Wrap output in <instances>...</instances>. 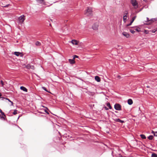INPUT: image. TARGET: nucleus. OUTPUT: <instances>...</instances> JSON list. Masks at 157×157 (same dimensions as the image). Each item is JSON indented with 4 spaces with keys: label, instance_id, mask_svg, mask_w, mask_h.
<instances>
[{
    "label": "nucleus",
    "instance_id": "obj_22",
    "mask_svg": "<svg viewBox=\"0 0 157 157\" xmlns=\"http://www.w3.org/2000/svg\"><path fill=\"white\" fill-rule=\"evenodd\" d=\"M135 30L138 32H140V29L139 27H137Z\"/></svg>",
    "mask_w": 157,
    "mask_h": 157
},
{
    "label": "nucleus",
    "instance_id": "obj_35",
    "mask_svg": "<svg viewBox=\"0 0 157 157\" xmlns=\"http://www.w3.org/2000/svg\"><path fill=\"white\" fill-rule=\"evenodd\" d=\"M44 112H45L46 113L48 114V112L47 111L46 109L44 110Z\"/></svg>",
    "mask_w": 157,
    "mask_h": 157
},
{
    "label": "nucleus",
    "instance_id": "obj_36",
    "mask_svg": "<svg viewBox=\"0 0 157 157\" xmlns=\"http://www.w3.org/2000/svg\"><path fill=\"white\" fill-rule=\"evenodd\" d=\"M131 25V24H130V23L129 24L127 25L126 26H130V25Z\"/></svg>",
    "mask_w": 157,
    "mask_h": 157
},
{
    "label": "nucleus",
    "instance_id": "obj_8",
    "mask_svg": "<svg viewBox=\"0 0 157 157\" xmlns=\"http://www.w3.org/2000/svg\"><path fill=\"white\" fill-rule=\"evenodd\" d=\"M73 44L78 45V42L75 40H73L71 42Z\"/></svg>",
    "mask_w": 157,
    "mask_h": 157
},
{
    "label": "nucleus",
    "instance_id": "obj_39",
    "mask_svg": "<svg viewBox=\"0 0 157 157\" xmlns=\"http://www.w3.org/2000/svg\"><path fill=\"white\" fill-rule=\"evenodd\" d=\"M42 107H44V108H45L46 109H48L46 107H45V106H44L43 105H42Z\"/></svg>",
    "mask_w": 157,
    "mask_h": 157
},
{
    "label": "nucleus",
    "instance_id": "obj_25",
    "mask_svg": "<svg viewBox=\"0 0 157 157\" xmlns=\"http://www.w3.org/2000/svg\"><path fill=\"white\" fill-rule=\"evenodd\" d=\"M42 89H43L44 90H45L47 92H48L49 93V92L47 90V89H46V88L45 87H44V86H42Z\"/></svg>",
    "mask_w": 157,
    "mask_h": 157
},
{
    "label": "nucleus",
    "instance_id": "obj_42",
    "mask_svg": "<svg viewBox=\"0 0 157 157\" xmlns=\"http://www.w3.org/2000/svg\"><path fill=\"white\" fill-rule=\"evenodd\" d=\"M133 21L132 20L131 21V22L132 23H133Z\"/></svg>",
    "mask_w": 157,
    "mask_h": 157
},
{
    "label": "nucleus",
    "instance_id": "obj_4",
    "mask_svg": "<svg viewBox=\"0 0 157 157\" xmlns=\"http://www.w3.org/2000/svg\"><path fill=\"white\" fill-rule=\"evenodd\" d=\"M114 108L117 110H121V106L119 104H116L114 105Z\"/></svg>",
    "mask_w": 157,
    "mask_h": 157
},
{
    "label": "nucleus",
    "instance_id": "obj_26",
    "mask_svg": "<svg viewBox=\"0 0 157 157\" xmlns=\"http://www.w3.org/2000/svg\"><path fill=\"white\" fill-rule=\"evenodd\" d=\"M0 112H1V113L2 115L4 116V117L6 116L4 114V113L0 109Z\"/></svg>",
    "mask_w": 157,
    "mask_h": 157
},
{
    "label": "nucleus",
    "instance_id": "obj_28",
    "mask_svg": "<svg viewBox=\"0 0 157 157\" xmlns=\"http://www.w3.org/2000/svg\"><path fill=\"white\" fill-rule=\"evenodd\" d=\"M130 31L133 34L134 33H135V31L132 29H130Z\"/></svg>",
    "mask_w": 157,
    "mask_h": 157
},
{
    "label": "nucleus",
    "instance_id": "obj_13",
    "mask_svg": "<svg viewBox=\"0 0 157 157\" xmlns=\"http://www.w3.org/2000/svg\"><path fill=\"white\" fill-rule=\"evenodd\" d=\"M115 120L116 121L119 122H121V123H123L124 122V121L121 120L119 119H116Z\"/></svg>",
    "mask_w": 157,
    "mask_h": 157
},
{
    "label": "nucleus",
    "instance_id": "obj_11",
    "mask_svg": "<svg viewBox=\"0 0 157 157\" xmlns=\"http://www.w3.org/2000/svg\"><path fill=\"white\" fill-rule=\"evenodd\" d=\"M128 104L129 105H131L133 103V101L132 99H129L128 100Z\"/></svg>",
    "mask_w": 157,
    "mask_h": 157
},
{
    "label": "nucleus",
    "instance_id": "obj_29",
    "mask_svg": "<svg viewBox=\"0 0 157 157\" xmlns=\"http://www.w3.org/2000/svg\"><path fill=\"white\" fill-rule=\"evenodd\" d=\"M78 57V56H76V55H74V56H73V59H75V58H77Z\"/></svg>",
    "mask_w": 157,
    "mask_h": 157
},
{
    "label": "nucleus",
    "instance_id": "obj_38",
    "mask_svg": "<svg viewBox=\"0 0 157 157\" xmlns=\"http://www.w3.org/2000/svg\"><path fill=\"white\" fill-rule=\"evenodd\" d=\"M10 102H11V105H13V102L12 101H11Z\"/></svg>",
    "mask_w": 157,
    "mask_h": 157
},
{
    "label": "nucleus",
    "instance_id": "obj_34",
    "mask_svg": "<svg viewBox=\"0 0 157 157\" xmlns=\"http://www.w3.org/2000/svg\"><path fill=\"white\" fill-rule=\"evenodd\" d=\"M4 117V116H3L1 117V118L3 119L4 120H5V117Z\"/></svg>",
    "mask_w": 157,
    "mask_h": 157
},
{
    "label": "nucleus",
    "instance_id": "obj_31",
    "mask_svg": "<svg viewBox=\"0 0 157 157\" xmlns=\"http://www.w3.org/2000/svg\"><path fill=\"white\" fill-rule=\"evenodd\" d=\"M136 18V16H135L132 18V20L134 21Z\"/></svg>",
    "mask_w": 157,
    "mask_h": 157
},
{
    "label": "nucleus",
    "instance_id": "obj_3",
    "mask_svg": "<svg viewBox=\"0 0 157 157\" xmlns=\"http://www.w3.org/2000/svg\"><path fill=\"white\" fill-rule=\"evenodd\" d=\"M19 22L21 23H23L25 19V18L24 15H22L21 16L18 18Z\"/></svg>",
    "mask_w": 157,
    "mask_h": 157
},
{
    "label": "nucleus",
    "instance_id": "obj_23",
    "mask_svg": "<svg viewBox=\"0 0 157 157\" xmlns=\"http://www.w3.org/2000/svg\"><path fill=\"white\" fill-rule=\"evenodd\" d=\"M153 136L151 135L148 137V138L150 140H151L153 139Z\"/></svg>",
    "mask_w": 157,
    "mask_h": 157
},
{
    "label": "nucleus",
    "instance_id": "obj_21",
    "mask_svg": "<svg viewBox=\"0 0 157 157\" xmlns=\"http://www.w3.org/2000/svg\"><path fill=\"white\" fill-rule=\"evenodd\" d=\"M37 1L40 3H42L44 2V0H36Z\"/></svg>",
    "mask_w": 157,
    "mask_h": 157
},
{
    "label": "nucleus",
    "instance_id": "obj_2",
    "mask_svg": "<svg viewBox=\"0 0 157 157\" xmlns=\"http://www.w3.org/2000/svg\"><path fill=\"white\" fill-rule=\"evenodd\" d=\"M131 3L135 8H137L138 7V4L136 0H131Z\"/></svg>",
    "mask_w": 157,
    "mask_h": 157
},
{
    "label": "nucleus",
    "instance_id": "obj_27",
    "mask_svg": "<svg viewBox=\"0 0 157 157\" xmlns=\"http://www.w3.org/2000/svg\"><path fill=\"white\" fill-rule=\"evenodd\" d=\"M17 110H14V111L13 113V114H14V115H15L16 114H17Z\"/></svg>",
    "mask_w": 157,
    "mask_h": 157
},
{
    "label": "nucleus",
    "instance_id": "obj_6",
    "mask_svg": "<svg viewBox=\"0 0 157 157\" xmlns=\"http://www.w3.org/2000/svg\"><path fill=\"white\" fill-rule=\"evenodd\" d=\"M13 54L16 56H20L22 57L23 56V54L22 53L20 52H14Z\"/></svg>",
    "mask_w": 157,
    "mask_h": 157
},
{
    "label": "nucleus",
    "instance_id": "obj_20",
    "mask_svg": "<svg viewBox=\"0 0 157 157\" xmlns=\"http://www.w3.org/2000/svg\"><path fill=\"white\" fill-rule=\"evenodd\" d=\"M151 157H157V155L155 153H153L151 155Z\"/></svg>",
    "mask_w": 157,
    "mask_h": 157
},
{
    "label": "nucleus",
    "instance_id": "obj_14",
    "mask_svg": "<svg viewBox=\"0 0 157 157\" xmlns=\"http://www.w3.org/2000/svg\"><path fill=\"white\" fill-rule=\"evenodd\" d=\"M127 16L124 15L123 17V20L124 22H126L127 20Z\"/></svg>",
    "mask_w": 157,
    "mask_h": 157
},
{
    "label": "nucleus",
    "instance_id": "obj_7",
    "mask_svg": "<svg viewBox=\"0 0 157 157\" xmlns=\"http://www.w3.org/2000/svg\"><path fill=\"white\" fill-rule=\"evenodd\" d=\"M122 34L126 38H128L130 37V35L129 34L126 32H123L122 33Z\"/></svg>",
    "mask_w": 157,
    "mask_h": 157
},
{
    "label": "nucleus",
    "instance_id": "obj_37",
    "mask_svg": "<svg viewBox=\"0 0 157 157\" xmlns=\"http://www.w3.org/2000/svg\"><path fill=\"white\" fill-rule=\"evenodd\" d=\"M6 100H8V101H10V102L11 101L10 99H8V98H6Z\"/></svg>",
    "mask_w": 157,
    "mask_h": 157
},
{
    "label": "nucleus",
    "instance_id": "obj_48",
    "mask_svg": "<svg viewBox=\"0 0 157 157\" xmlns=\"http://www.w3.org/2000/svg\"><path fill=\"white\" fill-rule=\"evenodd\" d=\"M144 1H145V0H144Z\"/></svg>",
    "mask_w": 157,
    "mask_h": 157
},
{
    "label": "nucleus",
    "instance_id": "obj_41",
    "mask_svg": "<svg viewBox=\"0 0 157 157\" xmlns=\"http://www.w3.org/2000/svg\"><path fill=\"white\" fill-rule=\"evenodd\" d=\"M31 68V69H34V67H33V68L32 67L31 68Z\"/></svg>",
    "mask_w": 157,
    "mask_h": 157
},
{
    "label": "nucleus",
    "instance_id": "obj_17",
    "mask_svg": "<svg viewBox=\"0 0 157 157\" xmlns=\"http://www.w3.org/2000/svg\"><path fill=\"white\" fill-rule=\"evenodd\" d=\"M106 105L107 107H109V108L110 109H112V107L110 105V104L109 103H107L106 104Z\"/></svg>",
    "mask_w": 157,
    "mask_h": 157
},
{
    "label": "nucleus",
    "instance_id": "obj_18",
    "mask_svg": "<svg viewBox=\"0 0 157 157\" xmlns=\"http://www.w3.org/2000/svg\"><path fill=\"white\" fill-rule=\"evenodd\" d=\"M140 136L141 138L143 139H145L146 138V137L144 135L141 134L140 135Z\"/></svg>",
    "mask_w": 157,
    "mask_h": 157
},
{
    "label": "nucleus",
    "instance_id": "obj_46",
    "mask_svg": "<svg viewBox=\"0 0 157 157\" xmlns=\"http://www.w3.org/2000/svg\"><path fill=\"white\" fill-rule=\"evenodd\" d=\"M132 23L131 22H130V24H132Z\"/></svg>",
    "mask_w": 157,
    "mask_h": 157
},
{
    "label": "nucleus",
    "instance_id": "obj_33",
    "mask_svg": "<svg viewBox=\"0 0 157 157\" xmlns=\"http://www.w3.org/2000/svg\"><path fill=\"white\" fill-rule=\"evenodd\" d=\"M104 109L106 110H108V108H107V107L105 106L104 107Z\"/></svg>",
    "mask_w": 157,
    "mask_h": 157
},
{
    "label": "nucleus",
    "instance_id": "obj_44",
    "mask_svg": "<svg viewBox=\"0 0 157 157\" xmlns=\"http://www.w3.org/2000/svg\"><path fill=\"white\" fill-rule=\"evenodd\" d=\"M1 96H2V94L0 92V97H1Z\"/></svg>",
    "mask_w": 157,
    "mask_h": 157
},
{
    "label": "nucleus",
    "instance_id": "obj_16",
    "mask_svg": "<svg viewBox=\"0 0 157 157\" xmlns=\"http://www.w3.org/2000/svg\"><path fill=\"white\" fill-rule=\"evenodd\" d=\"M35 44L37 46H39L40 45L41 43L40 42H39L38 41H37L36 42Z\"/></svg>",
    "mask_w": 157,
    "mask_h": 157
},
{
    "label": "nucleus",
    "instance_id": "obj_40",
    "mask_svg": "<svg viewBox=\"0 0 157 157\" xmlns=\"http://www.w3.org/2000/svg\"><path fill=\"white\" fill-rule=\"evenodd\" d=\"M147 21H149V18L148 17H147Z\"/></svg>",
    "mask_w": 157,
    "mask_h": 157
},
{
    "label": "nucleus",
    "instance_id": "obj_12",
    "mask_svg": "<svg viewBox=\"0 0 157 157\" xmlns=\"http://www.w3.org/2000/svg\"><path fill=\"white\" fill-rule=\"evenodd\" d=\"M95 79L98 82H100V78L98 76H95Z\"/></svg>",
    "mask_w": 157,
    "mask_h": 157
},
{
    "label": "nucleus",
    "instance_id": "obj_15",
    "mask_svg": "<svg viewBox=\"0 0 157 157\" xmlns=\"http://www.w3.org/2000/svg\"><path fill=\"white\" fill-rule=\"evenodd\" d=\"M32 67L33 68V66H31L30 64H28L26 66V67L27 68L29 69H30Z\"/></svg>",
    "mask_w": 157,
    "mask_h": 157
},
{
    "label": "nucleus",
    "instance_id": "obj_19",
    "mask_svg": "<svg viewBox=\"0 0 157 157\" xmlns=\"http://www.w3.org/2000/svg\"><path fill=\"white\" fill-rule=\"evenodd\" d=\"M152 133L154 134V136H157V132L152 131Z\"/></svg>",
    "mask_w": 157,
    "mask_h": 157
},
{
    "label": "nucleus",
    "instance_id": "obj_9",
    "mask_svg": "<svg viewBox=\"0 0 157 157\" xmlns=\"http://www.w3.org/2000/svg\"><path fill=\"white\" fill-rule=\"evenodd\" d=\"M20 89L24 91L27 92V89L25 87L21 86L20 87Z\"/></svg>",
    "mask_w": 157,
    "mask_h": 157
},
{
    "label": "nucleus",
    "instance_id": "obj_10",
    "mask_svg": "<svg viewBox=\"0 0 157 157\" xmlns=\"http://www.w3.org/2000/svg\"><path fill=\"white\" fill-rule=\"evenodd\" d=\"M69 63L71 64H73L75 62V59H69Z\"/></svg>",
    "mask_w": 157,
    "mask_h": 157
},
{
    "label": "nucleus",
    "instance_id": "obj_1",
    "mask_svg": "<svg viewBox=\"0 0 157 157\" xmlns=\"http://www.w3.org/2000/svg\"><path fill=\"white\" fill-rule=\"evenodd\" d=\"M85 14L87 16H90L93 15L92 8L91 7H89L86 10Z\"/></svg>",
    "mask_w": 157,
    "mask_h": 157
},
{
    "label": "nucleus",
    "instance_id": "obj_5",
    "mask_svg": "<svg viewBox=\"0 0 157 157\" xmlns=\"http://www.w3.org/2000/svg\"><path fill=\"white\" fill-rule=\"evenodd\" d=\"M98 23H95L92 26V28L94 30H96L98 29Z\"/></svg>",
    "mask_w": 157,
    "mask_h": 157
},
{
    "label": "nucleus",
    "instance_id": "obj_45",
    "mask_svg": "<svg viewBox=\"0 0 157 157\" xmlns=\"http://www.w3.org/2000/svg\"><path fill=\"white\" fill-rule=\"evenodd\" d=\"M155 32V31H152V32L153 33H154Z\"/></svg>",
    "mask_w": 157,
    "mask_h": 157
},
{
    "label": "nucleus",
    "instance_id": "obj_30",
    "mask_svg": "<svg viewBox=\"0 0 157 157\" xmlns=\"http://www.w3.org/2000/svg\"><path fill=\"white\" fill-rule=\"evenodd\" d=\"M10 5V4H7L6 6H2L4 7H8V6Z\"/></svg>",
    "mask_w": 157,
    "mask_h": 157
},
{
    "label": "nucleus",
    "instance_id": "obj_43",
    "mask_svg": "<svg viewBox=\"0 0 157 157\" xmlns=\"http://www.w3.org/2000/svg\"><path fill=\"white\" fill-rule=\"evenodd\" d=\"M52 4H53V3H49V4H50V5H52Z\"/></svg>",
    "mask_w": 157,
    "mask_h": 157
},
{
    "label": "nucleus",
    "instance_id": "obj_24",
    "mask_svg": "<svg viewBox=\"0 0 157 157\" xmlns=\"http://www.w3.org/2000/svg\"><path fill=\"white\" fill-rule=\"evenodd\" d=\"M128 14V12L127 11H125L124 12V15L127 16V15Z\"/></svg>",
    "mask_w": 157,
    "mask_h": 157
},
{
    "label": "nucleus",
    "instance_id": "obj_32",
    "mask_svg": "<svg viewBox=\"0 0 157 157\" xmlns=\"http://www.w3.org/2000/svg\"><path fill=\"white\" fill-rule=\"evenodd\" d=\"M1 83L2 84V86H3L4 85V83H3V82L1 80Z\"/></svg>",
    "mask_w": 157,
    "mask_h": 157
},
{
    "label": "nucleus",
    "instance_id": "obj_47",
    "mask_svg": "<svg viewBox=\"0 0 157 157\" xmlns=\"http://www.w3.org/2000/svg\"><path fill=\"white\" fill-rule=\"evenodd\" d=\"M19 117H18V119H19Z\"/></svg>",
    "mask_w": 157,
    "mask_h": 157
}]
</instances>
